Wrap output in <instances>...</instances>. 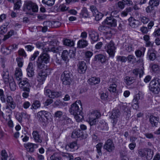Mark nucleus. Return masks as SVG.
Instances as JSON below:
<instances>
[{
    "instance_id": "cd10ccee",
    "label": "nucleus",
    "mask_w": 160,
    "mask_h": 160,
    "mask_svg": "<svg viewBox=\"0 0 160 160\" xmlns=\"http://www.w3.org/2000/svg\"><path fill=\"white\" fill-rule=\"evenodd\" d=\"M82 135V132L79 129L75 130L72 132L71 137L72 138H75L80 137Z\"/></svg>"
},
{
    "instance_id": "774afa93",
    "label": "nucleus",
    "mask_w": 160,
    "mask_h": 160,
    "mask_svg": "<svg viewBox=\"0 0 160 160\" xmlns=\"http://www.w3.org/2000/svg\"><path fill=\"white\" fill-rule=\"evenodd\" d=\"M140 30L143 34H147L148 32V28L144 26L141 28Z\"/></svg>"
},
{
    "instance_id": "de8ad7c7",
    "label": "nucleus",
    "mask_w": 160,
    "mask_h": 160,
    "mask_svg": "<svg viewBox=\"0 0 160 160\" xmlns=\"http://www.w3.org/2000/svg\"><path fill=\"white\" fill-rule=\"evenodd\" d=\"M9 86L10 89L12 91H13L16 89V84L13 79L10 80Z\"/></svg>"
},
{
    "instance_id": "20e7f679",
    "label": "nucleus",
    "mask_w": 160,
    "mask_h": 160,
    "mask_svg": "<svg viewBox=\"0 0 160 160\" xmlns=\"http://www.w3.org/2000/svg\"><path fill=\"white\" fill-rule=\"evenodd\" d=\"M150 90L155 94H158L160 90V79L154 78L149 84Z\"/></svg>"
},
{
    "instance_id": "4be33fe9",
    "label": "nucleus",
    "mask_w": 160,
    "mask_h": 160,
    "mask_svg": "<svg viewBox=\"0 0 160 160\" xmlns=\"http://www.w3.org/2000/svg\"><path fill=\"white\" fill-rule=\"evenodd\" d=\"M149 121L152 127H156L159 122V118L153 115L150 116Z\"/></svg>"
},
{
    "instance_id": "c03bdc74",
    "label": "nucleus",
    "mask_w": 160,
    "mask_h": 160,
    "mask_svg": "<svg viewBox=\"0 0 160 160\" xmlns=\"http://www.w3.org/2000/svg\"><path fill=\"white\" fill-rule=\"evenodd\" d=\"M55 0H42L43 3L49 6H52L54 3Z\"/></svg>"
},
{
    "instance_id": "09e8293b",
    "label": "nucleus",
    "mask_w": 160,
    "mask_h": 160,
    "mask_svg": "<svg viewBox=\"0 0 160 160\" xmlns=\"http://www.w3.org/2000/svg\"><path fill=\"white\" fill-rule=\"evenodd\" d=\"M81 15H82L83 17L85 18H88L89 17V14L86 8H83L82 10Z\"/></svg>"
},
{
    "instance_id": "79ce46f5",
    "label": "nucleus",
    "mask_w": 160,
    "mask_h": 160,
    "mask_svg": "<svg viewBox=\"0 0 160 160\" xmlns=\"http://www.w3.org/2000/svg\"><path fill=\"white\" fill-rule=\"evenodd\" d=\"M50 160H61V158L58 153H54L50 157Z\"/></svg>"
},
{
    "instance_id": "72a5a7b5",
    "label": "nucleus",
    "mask_w": 160,
    "mask_h": 160,
    "mask_svg": "<svg viewBox=\"0 0 160 160\" xmlns=\"http://www.w3.org/2000/svg\"><path fill=\"white\" fill-rule=\"evenodd\" d=\"M9 72L7 70L3 71L2 76L3 77L4 81L5 83H7L9 82Z\"/></svg>"
},
{
    "instance_id": "bf43d9fd",
    "label": "nucleus",
    "mask_w": 160,
    "mask_h": 160,
    "mask_svg": "<svg viewBox=\"0 0 160 160\" xmlns=\"http://www.w3.org/2000/svg\"><path fill=\"white\" fill-rule=\"evenodd\" d=\"M139 72V71L138 69H136L133 70L132 74V76H133L132 78L135 79V78H136L138 75Z\"/></svg>"
},
{
    "instance_id": "1a4fd4ad",
    "label": "nucleus",
    "mask_w": 160,
    "mask_h": 160,
    "mask_svg": "<svg viewBox=\"0 0 160 160\" xmlns=\"http://www.w3.org/2000/svg\"><path fill=\"white\" fill-rule=\"evenodd\" d=\"M71 74L69 71H64L61 76V79L65 85H69L71 82Z\"/></svg>"
},
{
    "instance_id": "69168bd1",
    "label": "nucleus",
    "mask_w": 160,
    "mask_h": 160,
    "mask_svg": "<svg viewBox=\"0 0 160 160\" xmlns=\"http://www.w3.org/2000/svg\"><path fill=\"white\" fill-rule=\"evenodd\" d=\"M18 53L19 55L25 57L26 56V54L24 50L21 49L18 51Z\"/></svg>"
},
{
    "instance_id": "5701e85b",
    "label": "nucleus",
    "mask_w": 160,
    "mask_h": 160,
    "mask_svg": "<svg viewBox=\"0 0 160 160\" xmlns=\"http://www.w3.org/2000/svg\"><path fill=\"white\" fill-rule=\"evenodd\" d=\"M89 36L92 42H93L97 41L99 39V34L97 32L95 31L90 32Z\"/></svg>"
},
{
    "instance_id": "0e129e2a",
    "label": "nucleus",
    "mask_w": 160,
    "mask_h": 160,
    "mask_svg": "<svg viewBox=\"0 0 160 160\" xmlns=\"http://www.w3.org/2000/svg\"><path fill=\"white\" fill-rule=\"evenodd\" d=\"M7 28L3 26H1L0 27V34H3L6 32Z\"/></svg>"
},
{
    "instance_id": "412c9836",
    "label": "nucleus",
    "mask_w": 160,
    "mask_h": 160,
    "mask_svg": "<svg viewBox=\"0 0 160 160\" xmlns=\"http://www.w3.org/2000/svg\"><path fill=\"white\" fill-rule=\"evenodd\" d=\"M27 74L29 77H32L34 75V70L33 67V63L30 62L27 68Z\"/></svg>"
},
{
    "instance_id": "f257e3e1",
    "label": "nucleus",
    "mask_w": 160,
    "mask_h": 160,
    "mask_svg": "<svg viewBox=\"0 0 160 160\" xmlns=\"http://www.w3.org/2000/svg\"><path fill=\"white\" fill-rule=\"evenodd\" d=\"M79 105L81 106H82L81 101L80 100L77 101L73 103L69 110L70 113L74 116V118L77 122L80 121L83 119V116Z\"/></svg>"
},
{
    "instance_id": "4c0bfd02",
    "label": "nucleus",
    "mask_w": 160,
    "mask_h": 160,
    "mask_svg": "<svg viewBox=\"0 0 160 160\" xmlns=\"http://www.w3.org/2000/svg\"><path fill=\"white\" fill-rule=\"evenodd\" d=\"M40 105L41 104L39 101L37 100L35 101L32 104L31 108L32 109H36L39 108Z\"/></svg>"
},
{
    "instance_id": "c85d7f7f",
    "label": "nucleus",
    "mask_w": 160,
    "mask_h": 160,
    "mask_svg": "<svg viewBox=\"0 0 160 160\" xmlns=\"http://www.w3.org/2000/svg\"><path fill=\"white\" fill-rule=\"evenodd\" d=\"M22 76V73L21 69L19 68H17L16 69L15 76L18 80H20Z\"/></svg>"
},
{
    "instance_id": "680f3d73",
    "label": "nucleus",
    "mask_w": 160,
    "mask_h": 160,
    "mask_svg": "<svg viewBox=\"0 0 160 160\" xmlns=\"http://www.w3.org/2000/svg\"><path fill=\"white\" fill-rule=\"evenodd\" d=\"M120 108L123 111H126L128 109L126 103H121L120 104Z\"/></svg>"
},
{
    "instance_id": "f3484780",
    "label": "nucleus",
    "mask_w": 160,
    "mask_h": 160,
    "mask_svg": "<svg viewBox=\"0 0 160 160\" xmlns=\"http://www.w3.org/2000/svg\"><path fill=\"white\" fill-rule=\"evenodd\" d=\"M117 20L112 17H107L105 20V23L109 26L115 27Z\"/></svg>"
},
{
    "instance_id": "13d9d810",
    "label": "nucleus",
    "mask_w": 160,
    "mask_h": 160,
    "mask_svg": "<svg viewBox=\"0 0 160 160\" xmlns=\"http://www.w3.org/2000/svg\"><path fill=\"white\" fill-rule=\"evenodd\" d=\"M18 66L19 67H22L23 65V62L22 58H16Z\"/></svg>"
},
{
    "instance_id": "2eb2a0df",
    "label": "nucleus",
    "mask_w": 160,
    "mask_h": 160,
    "mask_svg": "<svg viewBox=\"0 0 160 160\" xmlns=\"http://www.w3.org/2000/svg\"><path fill=\"white\" fill-rule=\"evenodd\" d=\"M19 86L24 91L30 92V84L26 79H24L20 81L18 83Z\"/></svg>"
},
{
    "instance_id": "0eeeda50",
    "label": "nucleus",
    "mask_w": 160,
    "mask_h": 160,
    "mask_svg": "<svg viewBox=\"0 0 160 160\" xmlns=\"http://www.w3.org/2000/svg\"><path fill=\"white\" fill-rule=\"evenodd\" d=\"M36 45L37 48H41L43 52L52 51L54 53H58L59 51H61L62 49L61 47H58L56 48L54 47H49L48 48H44L42 43L38 42L36 43Z\"/></svg>"
},
{
    "instance_id": "e2e57ef3",
    "label": "nucleus",
    "mask_w": 160,
    "mask_h": 160,
    "mask_svg": "<svg viewBox=\"0 0 160 160\" xmlns=\"http://www.w3.org/2000/svg\"><path fill=\"white\" fill-rule=\"evenodd\" d=\"M14 31L13 30H11L8 32V35L5 36L4 39H8L9 37L14 34Z\"/></svg>"
},
{
    "instance_id": "ddd939ff",
    "label": "nucleus",
    "mask_w": 160,
    "mask_h": 160,
    "mask_svg": "<svg viewBox=\"0 0 160 160\" xmlns=\"http://www.w3.org/2000/svg\"><path fill=\"white\" fill-rule=\"evenodd\" d=\"M104 148L109 152H112L115 149L114 145L112 139H109L106 142Z\"/></svg>"
},
{
    "instance_id": "6ab92c4d",
    "label": "nucleus",
    "mask_w": 160,
    "mask_h": 160,
    "mask_svg": "<svg viewBox=\"0 0 160 160\" xmlns=\"http://www.w3.org/2000/svg\"><path fill=\"white\" fill-rule=\"evenodd\" d=\"M32 135L34 140L36 142L41 143L42 142L43 138L37 131H33Z\"/></svg>"
},
{
    "instance_id": "603ef678",
    "label": "nucleus",
    "mask_w": 160,
    "mask_h": 160,
    "mask_svg": "<svg viewBox=\"0 0 160 160\" xmlns=\"http://www.w3.org/2000/svg\"><path fill=\"white\" fill-rule=\"evenodd\" d=\"M14 4V9H19L21 6V1L20 0H17Z\"/></svg>"
},
{
    "instance_id": "7c9ffc66",
    "label": "nucleus",
    "mask_w": 160,
    "mask_h": 160,
    "mask_svg": "<svg viewBox=\"0 0 160 160\" xmlns=\"http://www.w3.org/2000/svg\"><path fill=\"white\" fill-rule=\"evenodd\" d=\"M77 45L79 48H84L88 45V42L86 40L82 39L78 42Z\"/></svg>"
},
{
    "instance_id": "338daca9",
    "label": "nucleus",
    "mask_w": 160,
    "mask_h": 160,
    "mask_svg": "<svg viewBox=\"0 0 160 160\" xmlns=\"http://www.w3.org/2000/svg\"><path fill=\"white\" fill-rule=\"evenodd\" d=\"M132 131L133 134L138 135L139 134L138 130L137 127L136 126L132 128Z\"/></svg>"
},
{
    "instance_id": "aec40b11",
    "label": "nucleus",
    "mask_w": 160,
    "mask_h": 160,
    "mask_svg": "<svg viewBox=\"0 0 160 160\" xmlns=\"http://www.w3.org/2000/svg\"><path fill=\"white\" fill-rule=\"evenodd\" d=\"M24 147L26 148L27 151L32 152H34V148H38V145L36 144L28 143L24 144Z\"/></svg>"
},
{
    "instance_id": "39448f33",
    "label": "nucleus",
    "mask_w": 160,
    "mask_h": 160,
    "mask_svg": "<svg viewBox=\"0 0 160 160\" xmlns=\"http://www.w3.org/2000/svg\"><path fill=\"white\" fill-rule=\"evenodd\" d=\"M138 152L140 156L148 160L151 159L154 154L153 151L147 148L140 149L138 150Z\"/></svg>"
},
{
    "instance_id": "4468645a",
    "label": "nucleus",
    "mask_w": 160,
    "mask_h": 160,
    "mask_svg": "<svg viewBox=\"0 0 160 160\" xmlns=\"http://www.w3.org/2000/svg\"><path fill=\"white\" fill-rule=\"evenodd\" d=\"M106 49L110 56L112 57L114 56L116 48L112 40L107 44Z\"/></svg>"
},
{
    "instance_id": "864d4df0",
    "label": "nucleus",
    "mask_w": 160,
    "mask_h": 160,
    "mask_svg": "<svg viewBox=\"0 0 160 160\" xmlns=\"http://www.w3.org/2000/svg\"><path fill=\"white\" fill-rule=\"evenodd\" d=\"M117 60L118 61L125 62L126 61L127 58L125 57L118 56L117 57Z\"/></svg>"
},
{
    "instance_id": "2f4dec72",
    "label": "nucleus",
    "mask_w": 160,
    "mask_h": 160,
    "mask_svg": "<svg viewBox=\"0 0 160 160\" xmlns=\"http://www.w3.org/2000/svg\"><path fill=\"white\" fill-rule=\"evenodd\" d=\"M95 59L96 60H98L102 63L105 62L106 58L104 55L102 54H99L96 55L95 57Z\"/></svg>"
},
{
    "instance_id": "bb28decb",
    "label": "nucleus",
    "mask_w": 160,
    "mask_h": 160,
    "mask_svg": "<svg viewBox=\"0 0 160 160\" xmlns=\"http://www.w3.org/2000/svg\"><path fill=\"white\" fill-rule=\"evenodd\" d=\"M146 50L145 48H142L140 49H138L135 52L136 56L137 58H141L143 57L144 55V52Z\"/></svg>"
},
{
    "instance_id": "9b49d317",
    "label": "nucleus",
    "mask_w": 160,
    "mask_h": 160,
    "mask_svg": "<svg viewBox=\"0 0 160 160\" xmlns=\"http://www.w3.org/2000/svg\"><path fill=\"white\" fill-rule=\"evenodd\" d=\"M50 113L45 111H41L37 113V117L38 120L41 122H45L48 120Z\"/></svg>"
},
{
    "instance_id": "b1692460",
    "label": "nucleus",
    "mask_w": 160,
    "mask_h": 160,
    "mask_svg": "<svg viewBox=\"0 0 160 160\" xmlns=\"http://www.w3.org/2000/svg\"><path fill=\"white\" fill-rule=\"evenodd\" d=\"M78 66V72L80 73H84L87 68L85 62L84 61L79 62Z\"/></svg>"
},
{
    "instance_id": "052dcab7",
    "label": "nucleus",
    "mask_w": 160,
    "mask_h": 160,
    "mask_svg": "<svg viewBox=\"0 0 160 160\" xmlns=\"http://www.w3.org/2000/svg\"><path fill=\"white\" fill-rule=\"evenodd\" d=\"M39 54V52L38 51H36L35 52L34 54L31 56L30 58V60L32 61L34 60Z\"/></svg>"
},
{
    "instance_id": "6e6d98bb",
    "label": "nucleus",
    "mask_w": 160,
    "mask_h": 160,
    "mask_svg": "<svg viewBox=\"0 0 160 160\" xmlns=\"http://www.w3.org/2000/svg\"><path fill=\"white\" fill-rule=\"evenodd\" d=\"M154 8L153 7L149 5L145 9L147 13H151L153 12L154 10Z\"/></svg>"
},
{
    "instance_id": "49530a36",
    "label": "nucleus",
    "mask_w": 160,
    "mask_h": 160,
    "mask_svg": "<svg viewBox=\"0 0 160 160\" xmlns=\"http://www.w3.org/2000/svg\"><path fill=\"white\" fill-rule=\"evenodd\" d=\"M0 99L3 103L6 102L5 96L3 91L2 89H0Z\"/></svg>"
},
{
    "instance_id": "a878e982",
    "label": "nucleus",
    "mask_w": 160,
    "mask_h": 160,
    "mask_svg": "<svg viewBox=\"0 0 160 160\" xmlns=\"http://www.w3.org/2000/svg\"><path fill=\"white\" fill-rule=\"evenodd\" d=\"M47 74L46 72L43 70H41L38 73V80L40 82H42L45 80Z\"/></svg>"
},
{
    "instance_id": "a18cd8bd",
    "label": "nucleus",
    "mask_w": 160,
    "mask_h": 160,
    "mask_svg": "<svg viewBox=\"0 0 160 160\" xmlns=\"http://www.w3.org/2000/svg\"><path fill=\"white\" fill-rule=\"evenodd\" d=\"M1 160H7L8 155L6 150H3L1 152Z\"/></svg>"
},
{
    "instance_id": "dca6fc26",
    "label": "nucleus",
    "mask_w": 160,
    "mask_h": 160,
    "mask_svg": "<svg viewBox=\"0 0 160 160\" xmlns=\"http://www.w3.org/2000/svg\"><path fill=\"white\" fill-rule=\"evenodd\" d=\"M123 48L124 51L128 53L133 52L134 50L133 45L132 43L127 42L124 43Z\"/></svg>"
},
{
    "instance_id": "c756f323",
    "label": "nucleus",
    "mask_w": 160,
    "mask_h": 160,
    "mask_svg": "<svg viewBox=\"0 0 160 160\" xmlns=\"http://www.w3.org/2000/svg\"><path fill=\"white\" fill-rule=\"evenodd\" d=\"M100 82L99 78L96 77H92L88 80L89 83L91 85H95L98 83Z\"/></svg>"
},
{
    "instance_id": "f704fd0d",
    "label": "nucleus",
    "mask_w": 160,
    "mask_h": 160,
    "mask_svg": "<svg viewBox=\"0 0 160 160\" xmlns=\"http://www.w3.org/2000/svg\"><path fill=\"white\" fill-rule=\"evenodd\" d=\"M63 42L64 45L70 47L73 46L74 44L73 41L68 39L63 40Z\"/></svg>"
},
{
    "instance_id": "6e6552de",
    "label": "nucleus",
    "mask_w": 160,
    "mask_h": 160,
    "mask_svg": "<svg viewBox=\"0 0 160 160\" xmlns=\"http://www.w3.org/2000/svg\"><path fill=\"white\" fill-rule=\"evenodd\" d=\"M110 114L109 117L111 119L113 126L114 127L118 122V119L121 115V112L118 109L115 108L112 110Z\"/></svg>"
},
{
    "instance_id": "393cba45",
    "label": "nucleus",
    "mask_w": 160,
    "mask_h": 160,
    "mask_svg": "<svg viewBox=\"0 0 160 160\" xmlns=\"http://www.w3.org/2000/svg\"><path fill=\"white\" fill-rule=\"evenodd\" d=\"M130 25L133 28L138 27L140 23L139 21L134 19L133 17H131L128 19Z\"/></svg>"
},
{
    "instance_id": "423d86ee",
    "label": "nucleus",
    "mask_w": 160,
    "mask_h": 160,
    "mask_svg": "<svg viewBox=\"0 0 160 160\" xmlns=\"http://www.w3.org/2000/svg\"><path fill=\"white\" fill-rule=\"evenodd\" d=\"M101 116L99 112L95 111L89 113L87 116L86 121L91 126L95 124L97 119Z\"/></svg>"
},
{
    "instance_id": "5fc2aeb1",
    "label": "nucleus",
    "mask_w": 160,
    "mask_h": 160,
    "mask_svg": "<svg viewBox=\"0 0 160 160\" xmlns=\"http://www.w3.org/2000/svg\"><path fill=\"white\" fill-rule=\"evenodd\" d=\"M131 11V9L130 8L126 9L121 13V16L123 17H125L128 15V13Z\"/></svg>"
},
{
    "instance_id": "a19ab883",
    "label": "nucleus",
    "mask_w": 160,
    "mask_h": 160,
    "mask_svg": "<svg viewBox=\"0 0 160 160\" xmlns=\"http://www.w3.org/2000/svg\"><path fill=\"white\" fill-rule=\"evenodd\" d=\"M139 19L143 24L147 23L149 21V19L148 18L143 16H141L140 17Z\"/></svg>"
},
{
    "instance_id": "473e14b6",
    "label": "nucleus",
    "mask_w": 160,
    "mask_h": 160,
    "mask_svg": "<svg viewBox=\"0 0 160 160\" xmlns=\"http://www.w3.org/2000/svg\"><path fill=\"white\" fill-rule=\"evenodd\" d=\"M98 128L99 130H107L108 129V124L105 121H102L98 126Z\"/></svg>"
},
{
    "instance_id": "3c124183",
    "label": "nucleus",
    "mask_w": 160,
    "mask_h": 160,
    "mask_svg": "<svg viewBox=\"0 0 160 160\" xmlns=\"http://www.w3.org/2000/svg\"><path fill=\"white\" fill-rule=\"evenodd\" d=\"M148 55L150 60L153 61L156 58V55L154 52H148Z\"/></svg>"
},
{
    "instance_id": "4d7b16f0",
    "label": "nucleus",
    "mask_w": 160,
    "mask_h": 160,
    "mask_svg": "<svg viewBox=\"0 0 160 160\" xmlns=\"http://www.w3.org/2000/svg\"><path fill=\"white\" fill-rule=\"evenodd\" d=\"M150 66L152 68V70L154 72L157 71L158 69V65L156 64L151 63Z\"/></svg>"
},
{
    "instance_id": "f8f14e48",
    "label": "nucleus",
    "mask_w": 160,
    "mask_h": 160,
    "mask_svg": "<svg viewBox=\"0 0 160 160\" xmlns=\"http://www.w3.org/2000/svg\"><path fill=\"white\" fill-rule=\"evenodd\" d=\"M44 93L46 95L52 98L59 97H60L62 95L61 92L51 90L50 89L46 88L45 89Z\"/></svg>"
},
{
    "instance_id": "c9c22d12",
    "label": "nucleus",
    "mask_w": 160,
    "mask_h": 160,
    "mask_svg": "<svg viewBox=\"0 0 160 160\" xmlns=\"http://www.w3.org/2000/svg\"><path fill=\"white\" fill-rule=\"evenodd\" d=\"M16 106V103L14 101H13L6 104V109L10 110L14 109L15 108Z\"/></svg>"
},
{
    "instance_id": "9d476101",
    "label": "nucleus",
    "mask_w": 160,
    "mask_h": 160,
    "mask_svg": "<svg viewBox=\"0 0 160 160\" xmlns=\"http://www.w3.org/2000/svg\"><path fill=\"white\" fill-rule=\"evenodd\" d=\"M143 98V94L140 92L134 96L132 104V106L134 109H137L138 108L139 103Z\"/></svg>"
},
{
    "instance_id": "37998d69",
    "label": "nucleus",
    "mask_w": 160,
    "mask_h": 160,
    "mask_svg": "<svg viewBox=\"0 0 160 160\" xmlns=\"http://www.w3.org/2000/svg\"><path fill=\"white\" fill-rule=\"evenodd\" d=\"M117 85L115 83H112L110 85L109 87L108 90L110 92H115L116 91Z\"/></svg>"
},
{
    "instance_id": "8fccbe9b",
    "label": "nucleus",
    "mask_w": 160,
    "mask_h": 160,
    "mask_svg": "<svg viewBox=\"0 0 160 160\" xmlns=\"http://www.w3.org/2000/svg\"><path fill=\"white\" fill-rule=\"evenodd\" d=\"M102 143H99L96 145L97 152L99 155H102L101 149L102 147Z\"/></svg>"
},
{
    "instance_id": "ea45409f",
    "label": "nucleus",
    "mask_w": 160,
    "mask_h": 160,
    "mask_svg": "<svg viewBox=\"0 0 160 160\" xmlns=\"http://www.w3.org/2000/svg\"><path fill=\"white\" fill-rule=\"evenodd\" d=\"M159 1L158 0H150L149 2V5L154 8L155 6H157L159 5Z\"/></svg>"
},
{
    "instance_id": "f03ea898",
    "label": "nucleus",
    "mask_w": 160,
    "mask_h": 160,
    "mask_svg": "<svg viewBox=\"0 0 160 160\" xmlns=\"http://www.w3.org/2000/svg\"><path fill=\"white\" fill-rule=\"evenodd\" d=\"M43 52L38 57L37 61V65L39 69L44 68L45 66V63H48L49 61V56L47 52Z\"/></svg>"
},
{
    "instance_id": "a211bd4d",
    "label": "nucleus",
    "mask_w": 160,
    "mask_h": 160,
    "mask_svg": "<svg viewBox=\"0 0 160 160\" xmlns=\"http://www.w3.org/2000/svg\"><path fill=\"white\" fill-rule=\"evenodd\" d=\"M68 55H69L70 58L74 57L75 56V53L73 51L70 52L69 53L66 50H64L62 52V57L63 60L66 62L68 61L69 59L68 58Z\"/></svg>"
},
{
    "instance_id": "e433bc0d",
    "label": "nucleus",
    "mask_w": 160,
    "mask_h": 160,
    "mask_svg": "<svg viewBox=\"0 0 160 160\" xmlns=\"http://www.w3.org/2000/svg\"><path fill=\"white\" fill-rule=\"evenodd\" d=\"M134 79L132 77H126L124 78V81L126 84L128 85H129L132 84L133 82V80Z\"/></svg>"
},
{
    "instance_id": "58836bf2",
    "label": "nucleus",
    "mask_w": 160,
    "mask_h": 160,
    "mask_svg": "<svg viewBox=\"0 0 160 160\" xmlns=\"http://www.w3.org/2000/svg\"><path fill=\"white\" fill-rule=\"evenodd\" d=\"M93 15L95 17V19L97 21H99L102 17V13L98 11L96 13L95 12V13H94Z\"/></svg>"
},
{
    "instance_id": "7ed1b4c3",
    "label": "nucleus",
    "mask_w": 160,
    "mask_h": 160,
    "mask_svg": "<svg viewBox=\"0 0 160 160\" xmlns=\"http://www.w3.org/2000/svg\"><path fill=\"white\" fill-rule=\"evenodd\" d=\"M23 10L27 13L32 15L33 12H37L38 11V8L36 3L28 1L25 2L24 4Z\"/></svg>"
}]
</instances>
